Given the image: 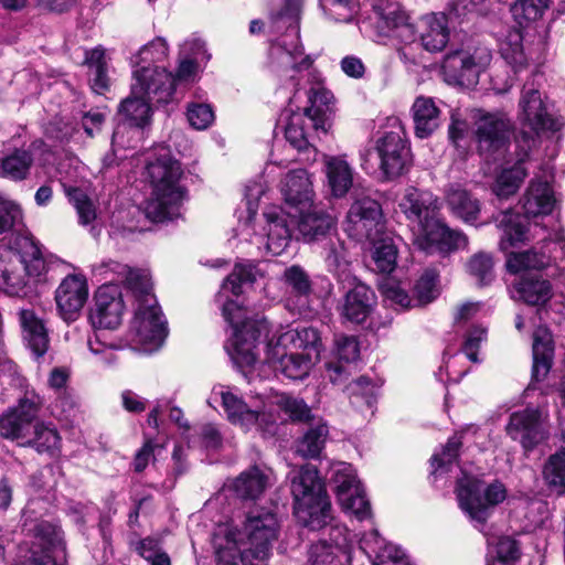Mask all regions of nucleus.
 <instances>
[{
    "instance_id": "nucleus-1",
    "label": "nucleus",
    "mask_w": 565,
    "mask_h": 565,
    "mask_svg": "<svg viewBox=\"0 0 565 565\" xmlns=\"http://www.w3.org/2000/svg\"><path fill=\"white\" fill-rule=\"evenodd\" d=\"M279 522L270 511H250L242 526L230 523L216 526L212 544L217 565H267Z\"/></svg>"
},
{
    "instance_id": "nucleus-2",
    "label": "nucleus",
    "mask_w": 565,
    "mask_h": 565,
    "mask_svg": "<svg viewBox=\"0 0 565 565\" xmlns=\"http://www.w3.org/2000/svg\"><path fill=\"white\" fill-rule=\"evenodd\" d=\"M221 403L227 419L248 430L256 427L264 434L274 435L278 422H282L280 414L284 412L292 420L307 422L310 417V409L303 401L286 394H273L256 396L249 404L245 403L231 387L215 385L207 399V404Z\"/></svg>"
},
{
    "instance_id": "nucleus-3",
    "label": "nucleus",
    "mask_w": 565,
    "mask_h": 565,
    "mask_svg": "<svg viewBox=\"0 0 565 565\" xmlns=\"http://www.w3.org/2000/svg\"><path fill=\"white\" fill-rule=\"evenodd\" d=\"M457 500L460 509L469 518L473 526L483 533L489 546H495V562L516 561L520 550L515 540L510 536L497 537L486 531L488 519L495 507L508 498V489L500 480L486 483L482 479L462 472L456 487Z\"/></svg>"
},
{
    "instance_id": "nucleus-4",
    "label": "nucleus",
    "mask_w": 565,
    "mask_h": 565,
    "mask_svg": "<svg viewBox=\"0 0 565 565\" xmlns=\"http://www.w3.org/2000/svg\"><path fill=\"white\" fill-rule=\"evenodd\" d=\"M105 266L125 276V282L136 298L137 307L130 323L131 341L145 352L158 350L163 343L168 330L161 309L151 292L152 285L149 273L115 262H109Z\"/></svg>"
},
{
    "instance_id": "nucleus-5",
    "label": "nucleus",
    "mask_w": 565,
    "mask_h": 565,
    "mask_svg": "<svg viewBox=\"0 0 565 565\" xmlns=\"http://www.w3.org/2000/svg\"><path fill=\"white\" fill-rule=\"evenodd\" d=\"M266 221V234L264 237H256L254 243H262L265 255L278 256L289 245L291 228L298 224L299 232L305 241L311 242L324 236L334 226V216L318 205L312 204L311 209L291 213L281 207L273 206L264 212Z\"/></svg>"
},
{
    "instance_id": "nucleus-6",
    "label": "nucleus",
    "mask_w": 565,
    "mask_h": 565,
    "mask_svg": "<svg viewBox=\"0 0 565 565\" xmlns=\"http://www.w3.org/2000/svg\"><path fill=\"white\" fill-rule=\"evenodd\" d=\"M320 352L321 340L315 328L287 329L267 342L266 363L288 379L302 380L320 360Z\"/></svg>"
},
{
    "instance_id": "nucleus-7",
    "label": "nucleus",
    "mask_w": 565,
    "mask_h": 565,
    "mask_svg": "<svg viewBox=\"0 0 565 565\" xmlns=\"http://www.w3.org/2000/svg\"><path fill=\"white\" fill-rule=\"evenodd\" d=\"M301 7L302 0H285L284 9L270 17L268 25L273 33L286 29V33L270 45L268 54L269 70L284 81L295 82L301 72L312 65L299 39Z\"/></svg>"
},
{
    "instance_id": "nucleus-8",
    "label": "nucleus",
    "mask_w": 565,
    "mask_h": 565,
    "mask_svg": "<svg viewBox=\"0 0 565 565\" xmlns=\"http://www.w3.org/2000/svg\"><path fill=\"white\" fill-rule=\"evenodd\" d=\"M147 174L152 192L145 204L146 216L153 222L178 217L186 194L180 184L181 164L169 152H164L148 163Z\"/></svg>"
},
{
    "instance_id": "nucleus-9",
    "label": "nucleus",
    "mask_w": 565,
    "mask_h": 565,
    "mask_svg": "<svg viewBox=\"0 0 565 565\" xmlns=\"http://www.w3.org/2000/svg\"><path fill=\"white\" fill-rule=\"evenodd\" d=\"M294 513L303 526L317 531L332 521L331 502L318 469L307 463L290 472Z\"/></svg>"
},
{
    "instance_id": "nucleus-10",
    "label": "nucleus",
    "mask_w": 565,
    "mask_h": 565,
    "mask_svg": "<svg viewBox=\"0 0 565 565\" xmlns=\"http://www.w3.org/2000/svg\"><path fill=\"white\" fill-rule=\"evenodd\" d=\"M222 312L233 328L225 348L234 364L245 373L258 361V343L268 338L269 323L264 317L246 318L245 310L234 300H227Z\"/></svg>"
},
{
    "instance_id": "nucleus-11",
    "label": "nucleus",
    "mask_w": 565,
    "mask_h": 565,
    "mask_svg": "<svg viewBox=\"0 0 565 565\" xmlns=\"http://www.w3.org/2000/svg\"><path fill=\"white\" fill-rule=\"evenodd\" d=\"M332 99L333 95L331 92L319 83L310 88L308 93L310 105L305 108V113H292L287 117L285 138L291 147L298 151L310 149L303 127L306 119L311 122L316 130H321L324 134L328 132L331 127Z\"/></svg>"
},
{
    "instance_id": "nucleus-12",
    "label": "nucleus",
    "mask_w": 565,
    "mask_h": 565,
    "mask_svg": "<svg viewBox=\"0 0 565 565\" xmlns=\"http://www.w3.org/2000/svg\"><path fill=\"white\" fill-rule=\"evenodd\" d=\"M533 75L521 90L518 105V119L523 127L529 128L534 135L556 132L562 129L564 122L561 117L550 113L548 105L540 90V84Z\"/></svg>"
},
{
    "instance_id": "nucleus-13",
    "label": "nucleus",
    "mask_w": 565,
    "mask_h": 565,
    "mask_svg": "<svg viewBox=\"0 0 565 565\" xmlns=\"http://www.w3.org/2000/svg\"><path fill=\"white\" fill-rule=\"evenodd\" d=\"M492 55L487 47L457 50L444 57L441 65L445 81L451 85L471 87L478 84L480 74L489 66Z\"/></svg>"
},
{
    "instance_id": "nucleus-14",
    "label": "nucleus",
    "mask_w": 565,
    "mask_h": 565,
    "mask_svg": "<svg viewBox=\"0 0 565 565\" xmlns=\"http://www.w3.org/2000/svg\"><path fill=\"white\" fill-rule=\"evenodd\" d=\"M478 151L490 160L499 159L505 151L512 132V122L503 113L478 111L475 121Z\"/></svg>"
},
{
    "instance_id": "nucleus-15",
    "label": "nucleus",
    "mask_w": 565,
    "mask_h": 565,
    "mask_svg": "<svg viewBox=\"0 0 565 565\" xmlns=\"http://www.w3.org/2000/svg\"><path fill=\"white\" fill-rule=\"evenodd\" d=\"M331 482L342 509L363 521L372 516L371 505L352 465L338 462L332 467Z\"/></svg>"
},
{
    "instance_id": "nucleus-16",
    "label": "nucleus",
    "mask_w": 565,
    "mask_h": 565,
    "mask_svg": "<svg viewBox=\"0 0 565 565\" xmlns=\"http://www.w3.org/2000/svg\"><path fill=\"white\" fill-rule=\"evenodd\" d=\"M34 502L28 503L22 512L23 527L33 533L36 542L33 543L30 556L18 565H56L52 551L60 544L58 529L46 521H39L34 516Z\"/></svg>"
},
{
    "instance_id": "nucleus-17",
    "label": "nucleus",
    "mask_w": 565,
    "mask_h": 565,
    "mask_svg": "<svg viewBox=\"0 0 565 565\" xmlns=\"http://www.w3.org/2000/svg\"><path fill=\"white\" fill-rule=\"evenodd\" d=\"M134 96H143L153 104H168L175 90L174 75L163 65L140 66L132 72Z\"/></svg>"
},
{
    "instance_id": "nucleus-18",
    "label": "nucleus",
    "mask_w": 565,
    "mask_h": 565,
    "mask_svg": "<svg viewBox=\"0 0 565 565\" xmlns=\"http://www.w3.org/2000/svg\"><path fill=\"white\" fill-rule=\"evenodd\" d=\"M398 207L409 222L415 238L423 234L438 220V200L428 192L408 186L399 200Z\"/></svg>"
},
{
    "instance_id": "nucleus-19",
    "label": "nucleus",
    "mask_w": 565,
    "mask_h": 565,
    "mask_svg": "<svg viewBox=\"0 0 565 565\" xmlns=\"http://www.w3.org/2000/svg\"><path fill=\"white\" fill-rule=\"evenodd\" d=\"M151 104L153 102L146 99L143 96H134L132 90L130 92V96L122 100L119 107L122 119L114 130L115 145H131V142L126 141V134H131V138L136 140L143 138V128L151 120Z\"/></svg>"
},
{
    "instance_id": "nucleus-20",
    "label": "nucleus",
    "mask_w": 565,
    "mask_h": 565,
    "mask_svg": "<svg viewBox=\"0 0 565 565\" xmlns=\"http://www.w3.org/2000/svg\"><path fill=\"white\" fill-rule=\"evenodd\" d=\"M533 136L523 134L516 140V159L512 166L504 167L497 175L492 186L493 193L500 199H508L515 194L527 174L525 163L530 159V152L535 146Z\"/></svg>"
},
{
    "instance_id": "nucleus-21",
    "label": "nucleus",
    "mask_w": 565,
    "mask_h": 565,
    "mask_svg": "<svg viewBox=\"0 0 565 565\" xmlns=\"http://www.w3.org/2000/svg\"><path fill=\"white\" fill-rule=\"evenodd\" d=\"M553 175L550 167L543 169L542 174H535L530 181L521 200L522 209L526 217L550 215L557 199L552 185Z\"/></svg>"
},
{
    "instance_id": "nucleus-22",
    "label": "nucleus",
    "mask_w": 565,
    "mask_h": 565,
    "mask_svg": "<svg viewBox=\"0 0 565 565\" xmlns=\"http://www.w3.org/2000/svg\"><path fill=\"white\" fill-rule=\"evenodd\" d=\"M546 417L547 415L537 408L515 412L510 416L507 433L513 440L519 441L525 450H531L547 435L544 427Z\"/></svg>"
},
{
    "instance_id": "nucleus-23",
    "label": "nucleus",
    "mask_w": 565,
    "mask_h": 565,
    "mask_svg": "<svg viewBox=\"0 0 565 565\" xmlns=\"http://www.w3.org/2000/svg\"><path fill=\"white\" fill-rule=\"evenodd\" d=\"M124 300L116 284H104L95 294V306L89 318L95 328L115 329L121 323Z\"/></svg>"
},
{
    "instance_id": "nucleus-24",
    "label": "nucleus",
    "mask_w": 565,
    "mask_h": 565,
    "mask_svg": "<svg viewBox=\"0 0 565 565\" xmlns=\"http://www.w3.org/2000/svg\"><path fill=\"white\" fill-rule=\"evenodd\" d=\"M41 399L35 394H26L19 405L0 419V435L18 440L21 445L28 439L33 419L35 418Z\"/></svg>"
},
{
    "instance_id": "nucleus-25",
    "label": "nucleus",
    "mask_w": 565,
    "mask_h": 565,
    "mask_svg": "<svg viewBox=\"0 0 565 565\" xmlns=\"http://www.w3.org/2000/svg\"><path fill=\"white\" fill-rule=\"evenodd\" d=\"M280 280L285 290L286 309L299 316L309 312L312 285L306 270L299 265H292L284 270Z\"/></svg>"
},
{
    "instance_id": "nucleus-26",
    "label": "nucleus",
    "mask_w": 565,
    "mask_h": 565,
    "mask_svg": "<svg viewBox=\"0 0 565 565\" xmlns=\"http://www.w3.org/2000/svg\"><path fill=\"white\" fill-rule=\"evenodd\" d=\"M381 218V206L375 200H358L348 212L345 231L355 239H374L380 232Z\"/></svg>"
},
{
    "instance_id": "nucleus-27",
    "label": "nucleus",
    "mask_w": 565,
    "mask_h": 565,
    "mask_svg": "<svg viewBox=\"0 0 565 565\" xmlns=\"http://www.w3.org/2000/svg\"><path fill=\"white\" fill-rule=\"evenodd\" d=\"M88 298L87 281L84 276H66L55 291V301L64 321L77 319Z\"/></svg>"
},
{
    "instance_id": "nucleus-28",
    "label": "nucleus",
    "mask_w": 565,
    "mask_h": 565,
    "mask_svg": "<svg viewBox=\"0 0 565 565\" xmlns=\"http://www.w3.org/2000/svg\"><path fill=\"white\" fill-rule=\"evenodd\" d=\"M375 154L380 168L387 178L399 175L408 160V148L403 131H388L377 140Z\"/></svg>"
},
{
    "instance_id": "nucleus-29",
    "label": "nucleus",
    "mask_w": 565,
    "mask_h": 565,
    "mask_svg": "<svg viewBox=\"0 0 565 565\" xmlns=\"http://www.w3.org/2000/svg\"><path fill=\"white\" fill-rule=\"evenodd\" d=\"M281 192L288 211L297 213L311 209L313 204L312 183L303 169L290 171L282 181Z\"/></svg>"
},
{
    "instance_id": "nucleus-30",
    "label": "nucleus",
    "mask_w": 565,
    "mask_h": 565,
    "mask_svg": "<svg viewBox=\"0 0 565 565\" xmlns=\"http://www.w3.org/2000/svg\"><path fill=\"white\" fill-rule=\"evenodd\" d=\"M511 297L526 305L542 307L556 295L551 282L540 275L526 274L518 278L511 287Z\"/></svg>"
},
{
    "instance_id": "nucleus-31",
    "label": "nucleus",
    "mask_w": 565,
    "mask_h": 565,
    "mask_svg": "<svg viewBox=\"0 0 565 565\" xmlns=\"http://www.w3.org/2000/svg\"><path fill=\"white\" fill-rule=\"evenodd\" d=\"M360 355V344L353 335H337L334 339V356L337 362L327 363V376L334 383L344 382L350 374V364Z\"/></svg>"
},
{
    "instance_id": "nucleus-32",
    "label": "nucleus",
    "mask_w": 565,
    "mask_h": 565,
    "mask_svg": "<svg viewBox=\"0 0 565 565\" xmlns=\"http://www.w3.org/2000/svg\"><path fill=\"white\" fill-rule=\"evenodd\" d=\"M414 243L425 252H429L434 246H437L440 250L452 252L466 248L468 237L460 231L449 228L438 218L423 234V237L414 238Z\"/></svg>"
},
{
    "instance_id": "nucleus-33",
    "label": "nucleus",
    "mask_w": 565,
    "mask_h": 565,
    "mask_svg": "<svg viewBox=\"0 0 565 565\" xmlns=\"http://www.w3.org/2000/svg\"><path fill=\"white\" fill-rule=\"evenodd\" d=\"M360 547L372 558L373 565H411L404 552L385 542L376 530L363 534L360 540Z\"/></svg>"
},
{
    "instance_id": "nucleus-34",
    "label": "nucleus",
    "mask_w": 565,
    "mask_h": 565,
    "mask_svg": "<svg viewBox=\"0 0 565 565\" xmlns=\"http://www.w3.org/2000/svg\"><path fill=\"white\" fill-rule=\"evenodd\" d=\"M327 185L334 198H343L353 185L354 171L344 156L323 154Z\"/></svg>"
},
{
    "instance_id": "nucleus-35",
    "label": "nucleus",
    "mask_w": 565,
    "mask_h": 565,
    "mask_svg": "<svg viewBox=\"0 0 565 565\" xmlns=\"http://www.w3.org/2000/svg\"><path fill=\"white\" fill-rule=\"evenodd\" d=\"M411 114L415 136L420 139L430 137L440 126L441 110L433 97H416L412 105Z\"/></svg>"
},
{
    "instance_id": "nucleus-36",
    "label": "nucleus",
    "mask_w": 565,
    "mask_h": 565,
    "mask_svg": "<svg viewBox=\"0 0 565 565\" xmlns=\"http://www.w3.org/2000/svg\"><path fill=\"white\" fill-rule=\"evenodd\" d=\"M374 303L373 290L362 282H356L344 296L341 316L353 323H362L370 316Z\"/></svg>"
},
{
    "instance_id": "nucleus-37",
    "label": "nucleus",
    "mask_w": 565,
    "mask_h": 565,
    "mask_svg": "<svg viewBox=\"0 0 565 565\" xmlns=\"http://www.w3.org/2000/svg\"><path fill=\"white\" fill-rule=\"evenodd\" d=\"M19 320L23 340L35 358L43 356L50 345V339L44 322L31 309H21Z\"/></svg>"
},
{
    "instance_id": "nucleus-38",
    "label": "nucleus",
    "mask_w": 565,
    "mask_h": 565,
    "mask_svg": "<svg viewBox=\"0 0 565 565\" xmlns=\"http://www.w3.org/2000/svg\"><path fill=\"white\" fill-rule=\"evenodd\" d=\"M445 200L456 217L469 224L477 222L481 211L480 201L460 184H450L445 191Z\"/></svg>"
},
{
    "instance_id": "nucleus-39",
    "label": "nucleus",
    "mask_w": 565,
    "mask_h": 565,
    "mask_svg": "<svg viewBox=\"0 0 565 565\" xmlns=\"http://www.w3.org/2000/svg\"><path fill=\"white\" fill-rule=\"evenodd\" d=\"M495 222L498 227L502 231L499 244L501 250H508L532 238L527 222L520 214L511 210L501 212L495 217Z\"/></svg>"
},
{
    "instance_id": "nucleus-40",
    "label": "nucleus",
    "mask_w": 565,
    "mask_h": 565,
    "mask_svg": "<svg viewBox=\"0 0 565 565\" xmlns=\"http://www.w3.org/2000/svg\"><path fill=\"white\" fill-rule=\"evenodd\" d=\"M532 351V377L535 381H542L548 374L554 358V342L547 328L539 327L534 331Z\"/></svg>"
},
{
    "instance_id": "nucleus-41",
    "label": "nucleus",
    "mask_w": 565,
    "mask_h": 565,
    "mask_svg": "<svg viewBox=\"0 0 565 565\" xmlns=\"http://www.w3.org/2000/svg\"><path fill=\"white\" fill-rule=\"evenodd\" d=\"M424 30L420 34V44L428 52L443 51L449 41V23L445 12L431 13L423 19Z\"/></svg>"
},
{
    "instance_id": "nucleus-42",
    "label": "nucleus",
    "mask_w": 565,
    "mask_h": 565,
    "mask_svg": "<svg viewBox=\"0 0 565 565\" xmlns=\"http://www.w3.org/2000/svg\"><path fill=\"white\" fill-rule=\"evenodd\" d=\"M271 470L252 467L231 483L233 491L243 499H256L270 484Z\"/></svg>"
},
{
    "instance_id": "nucleus-43",
    "label": "nucleus",
    "mask_w": 565,
    "mask_h": 565,
    "mask_svg": "<svg viewBox=\"0 0 565 565\" xmlns=\"http://www.w3.org/2000/svg\"><path fill=\"white\" fill-rule=\"evenodd\" d=\"M376 29L380 35L390 36L392 29L405 21L407 15L401 4L395 0H370Z\"/></svg>"
},
{
    "instance_id": "nucleus-44",
    "label": "nucleus",
    "mask_w": 565,
    "mask_h": 565,
    "mask_svg": "<svg viewBox=\"0 0 565 565\" xmlns=\"http://www.w3.org/2000/svg\"><path fill=\"white\" fill-rule=\"evenodd\" d=\"M500 53L505 62L518 72L525 67L532 58L523 45V34L519 29L510 30L500 43Z\"/></svg>"
},
{
    "instance_id": "nucleus-45",
    "label": "nucleus",
    "mask_w": 565,
    "mask_h": 565,
    "mask_svg": "<svg viewBox=\"0 0 565 565\" xmlns=\"http://www.w3.org/2000/svg\"><path fill=\"white\" fill-rule=\"evenodd\" d=\"M551 257L544 252L533 247L521 253H509L507 256L505 267L511 274H520L530 269H542L551 266Z\"/></svg>"
},
{
    "instance_id": "nucleus-46",
    "label": "nucleus",
    "mask_w": 565,
    "mask_h": 565,
    "mask_svg": "<svg viewBox=\"0 0 565 565\" xmlns=\"http://www.w3.org/2000/svg\"><path fill=\"white\" fill-rule=\"evenodd\" d=\"M542 476L551 491L559 495L565 493V446L546 459Z\"/></svg>"
},
{
    "instance_id": "nucleus-47",
    "label": "nucleus",
    "mask_w": 565,
    "mask_h": 565,
    "mask_svg": "<svg viewBox=\"0 0 565 565\" xmlns=\"http://www.w3.org/2000/svg\"><path fill=\"white\" fill-rule=\"evenodd\" d=\"M33 433L23 441V446H32L39 452L53 455L60 448L61 437L53 424L36 422L33 426Z\"/></svg>"
},
{
    "instance_id": "nucleus-48",
    "label": "nucleus",
    "mask_w": 565,
    "mask_h": 565,
    "mask_svg": "<svg viewBox=\"0 0 565 565\" xmlns=\"http://www.w3.org/2000/svg\"><path fill=\"white\" fill-rule=\"evenodd\" d=\"M329 434L327 424L318 420L310 426L303 437L298 441L297 451L305 458H318L324 448Z\"/></svg>"
},
{
    "instance_id": "nucleus-49",
    "label": "nucleus",
    "mask_w": 565,
    "mask_h": 565,
    "mask_svg": "<svg viewBox=\"0 0 565 565\" xmlns=\"http://www.w3.org/2000/svg\"><path fill=\"white\" fill-rule=\"evenodd\" d=\"M33 162L32 154L26 150H15L0 160V177L13 181L24 180Z\"/></svg>"
},
{
    "instance_id": "nucleus-50",
    "label": "nucleus",
    "mask_w": 565,
    "mask_h": 565,
    "mask_svg": "<svg viewBox=\"0 0 565 565\" xmlns=\"http://www.w3.org/2000/svg\"><path fill=\"white\" fill-rule=\"evenodd\" d=\"M168 55L169 46L166 39L156 38L140 47L137 54L131 57V63L135 68L143 65L154 67L163 63Z\"/></svg>"
},
{
    "instance_id": "nucleus-51",
    "label": "nucleus",
    "mask_w": 565,
    "mask_h": 565,
    "mask_svg": "<svg viewBox=\"0 0 565 565\" xmlns=\"http://www.w3.org/2000/svg\"><path fill=\"white\" fill-rule=\"evenodd\" d=\"M399 39L404 45L398 49V56L405 64H418L419 61L414 54L413 43L416 40V31L414 24L409 22L408 14L405 17L403 23L392 29L391 35Z\"/></svg>"
},
{
    "instance_id": "nucleus-52",
    "label": "nucleus",
    "mask_w": 565,
    "mask_h": 565,
    "mask_svg": "<svg viewBox=\"0 0 565 565\" xmlns=\"http://www.w3.org/2000/svg\"><path fill=\"white\" fill-rule=\"evenodd\" d=\"M547 8L548 0H515L511 12L514 20L523 26L540 20Z\"/></svg>"
},
{
    "instance_id": "nucleus-53",
    "label": "nucleus",
    "mask_w": 565,
    "mask_h": 565,
    "mask_svg": "<svg viewBox=\"0 0 565 565\" xmlns=\"http://www.w3.org/2000/svg\"><path fill=\"white\" fill-rule=\"evenodd\" d=\"M373 260L381 273H392L397 263V245L393 237H384L374 244Z\"/></svg>"
},
{
    "instance_id": "nucleus-54",
    "label": "nucleus",
    "mask_w": 565,
    "mask_h": 565,
    "mask_svg": "<svg viewBox=\"0 0 565 565\" xmlns=\"http://www.w3.org/2000/svg\"><path fill=\"white\" fill-rule=\"evenodd\" d=\"M188 50H193V57L183 58L180 61L177 74L174 76L175 82H191L195 78L198 71H199V64L198 58L199 55H205V47L204 43L201 40H193L191 42H185L182 46V51L186 52Z\"/></svg>"
},
{
    "instance_id": "nucleus-55",
    "label": "nucleus",
    "mask_w": 565,
    "mask_h": 565,
    "mask_svg": "<svg viewBox=\"0 0 565 565\" xmlns=\"http://www.w3.org/2000/svg\"><path fill=\"white\" fill-rule=\"evenodd\" d=\"M258 275V270L252 264H236L233 271L227 276L222 285V291H230L237 296L243 290V286L252 285Z\"/></svg>"
},
{
    "instance_id": "nucleus-56",
    "label": "nucleus",
    "mask_w": 565,
    "mask_h": 565,
    "mask_svg": "<svg viewBox=\"0 0 565 565\" xmlns=\"http://www.w3.org/2000/svg\"><path fill=\"white\" fill-rule=\"evenodd\" d=\"M63 188L66 196L77 212L79 224H90L96 218V209L92 200L78 188L68 186L65 183H63Z\"/></svg>"
},
{
    "instance_id": "nucleus-57",
    "label": "nucleus",
    "mask_w": 565,
    "mask_h": 565,
    "mask_svg": "<svg viewBox=\"0 0 565 565\" xmlns=\"http://www.w3.org/2000/svg\"><path fill=\"white\" fill-rule=\"evenodd\" d=\"M494 262L491 254L479 252L475 254L467 264V269L479 284L487 285L494 278Z\"/></svg>"
},
{
    "instance_id": "nucleus-58",
    "label": "nucleus",
    "mask_w": 565,
    "mask_h": 565,
    "mask_svg": "<svg viewBox=\"0 0 565 565\" xmlns=\"http://www.w3.org/2000/svg\"><path fill=\"white\" fill-rule=\"evenodd\" d=\"M415 299L418 305H426L439 295L438 275L434 269H427L414 287Z\"/></svg>"
},
{
    "instance_id": "nucleus-59",
    "label": "nucleus",
    "mask_w": 565,
    "mask_h": 565,
    "mask_svg": "<svg viewBox=\"0 0 565 565\" xmlns=\"http://www.w3.org/2000/svg\"><path fill=\"white\" fill-rule=\"evenodd\" d=\"M326 14L335 22H352L359 12L358 0H328Z\"/></svg>"
},
{
    "instance_id": "nucleus-60",
    "label": "nucleus",
    "mask_w": 565,
    "mask_h": 565,
    "mask_svg": "<svg viewBox=\"0 0 565 565\" xmlns=\"http://www.w3.org/2000/svg\"><path fill=\"white\" fill-rule=\"evenodd\" d=\"M460 445V438L454 436L448 439L440 454L433 456L431 466L434 467V475L447 472L449 470L450 465H452L458 457V449Z\"/></svg>"
},
{
    "instance_id": "nucleus-61",
    "label": "nucleus",
    "mask_w": 565,
    "mask_h": 565,
    "mask_svg": "<svg viewBox=\"0 0 565 565\" xmlns=\"http://www.w3.org/2000/svg\"><path fill=\"white\" fill-rule=\"evenodd\" d=\"M333 544L327 542H319L310 548L311 565H340L335 556V548L341 544L340 539L337 536L332 539Z\"/></svg>"
},
{
    "instance_id": "nucleus-62",
    "label": "nucleus",
    "mask_w": 565,
    "mask_h": 565,
    "mask_svg": "<svg viewBox=\"0 0 565 565\" xmlns=\"http://www.w3.org/2000/svg\"><path fill=\"white\" fill-rule=\"evenodd\" d=\"M186 117L190 125L196 130L209 128L215 118L212 107L205 103L189 104Z\"/></svg>"
},
{
    "instance_id": "nucleus-63",
    "label": "nucleus",
    "mask_w": 565,
    "mask_h": 565,
    "mask_svg": "<svg viewBox=\"0 0 565 565\" xmlns=\"http://www.w3.org/2000/svg\"><path fill=\"white\" fill-rule=\"evenodd\" d=\"M484 0H450L445 12L451 23H460L467 15L479 10Z\"/></svg>"
},
{
    "instance_id": "nucleus-64",
    "label": "nucleus",
    "mask_w": 565,
    "mask_h": 565,
    "mask_svg": "<svg viewBox=\"0 0 565 565\" xmlns=\"http://www.w3.org/2000/svg\"><path fill=\"white\" fill-rule=\"evenodd\" d=\"M448 136L456 148L466 150L468 147L469 127L468 122L461 119L457 111L451 114Z\"/></svg>"
}]
</instances>
